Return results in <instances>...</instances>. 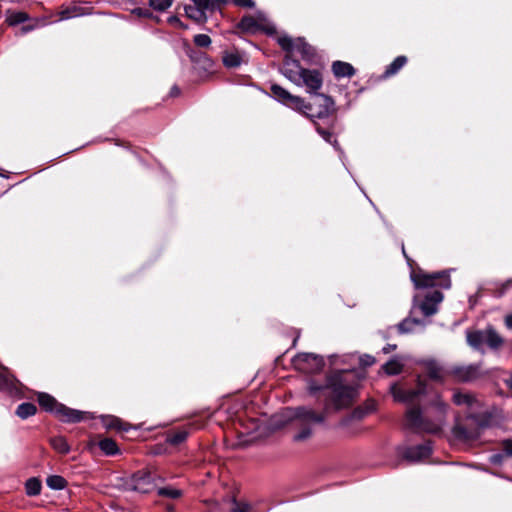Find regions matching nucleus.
Listing matches in <instances>:
<instances>
[{
	"label": "nucleus",
	"instance_id": "c85d7f7f",
	"mask_svg": "<svg viewBox=\"0 0 512 512\" xmlns=\"http://www.w3.org/2000/svg\"><path fill=\"white\" fill-rule=\"evenodd\" d=\"M99 447L107 455H114L118 453V447L116 442L110 438L102 439L99 442Z\"/></svg>",
	"mask_w": 512,
	"mask_h": 512
},
{
	"label": "nucleus",
	"instance_id": "20e7f679",
	"mask_svg": "<svg viewBox=\"0 0 512 512\" xmlns=\"http://www.w3.org/2000/svg\"><path fill=\"white\" fill-rule=\"evenodd\" d=\"M38 402L43 409L53 412L64 422L75 423L82 420V413L80 411L66 407L49 394L39 393Z\"/></svg>",
	"mask_w": 512,
	"mask_h": 512
},
{
	"label": "nucleus",
	"instance_id": "2f4dec72",
	"mask_svg": "<svg viewBox=\"0 0 512 512\" xmlns=\"http://www.w3.org/2000/svg\"><path fill=\"white\" fill-rule=\"evenodd\" d=\"M28 15L25 12L17 11V12H10L7 16V22L9 25H17L20 23H23L28 20Z\"/></svg>",
	"mask_w": 512,
	"mask_h": 512
},
{
	"label": "nucleus",
	"instance_id": "e433bc0d",
	"mask_svg": "<svg viewBox=\"0 0 512 512\" xmlns=\"http://www.w3.org/2000/svg\"><path fill=\"white\" fill-rule=\"evenodd\" d=\"M385 372L389 375H395L401 372L402 364L398 360H391L383 366Z\"/></svg>",
	"mask_w": 512,
	"mask_h": 512
},
{
	"label": "nucleus",
	"instance_id": "f257e3e1",
	"mask_svg": "<svg viewBox=\"0 0 512 512\" xmlns=\"http://www.w3.org/2000/svg\"><path fill=\"white\" fill-rule=\"evenodd\" d=\"M358 379L351 370H337L327 375L324 386L309 384L311 393L322 392L325 400L322 412L312 408L299 407L289 417H293L297 431L293 436L295 442H305L313 435L312 424L322 423L333 412L349 407L357 395Z\"/></svg>",
	"mask_w": 512,
	"mask_h": 512
},
{
	"label": "nucleus",
	"instance_id": "f704fd0d",
	"mask_svg": "<svg viewBox=\"0 0 512 512\" xmlns=\"http://www.w3.org/2000/svg\"><path fill=\"white\" fill-rule=\"evenodd\" d=\"M173 2L174 0H149V5L154 10L163 12L169 9Z\"/></svg>",
	"mask_w": 512,
	"mask_h": 512
},
{
	"label": "nucleus",
	"instance_id": "f8f14e48",
	"mask_svg": "<svg viewBox=\"0 0 512 512\" xmlns=\"http://www.w3.org/2000/svg\"><path fill=\"white\" fill-rule=\"evenodd\" d=\"M443 294L438 291H432L424 296L421 294H416L414 296V302L417 304L421 310V312L425 316H431L437 312V305L442 302Z\"/></svg>",
	"mask_w": 512,
	"mask_h": 512
},
{
	"label": "nucleus",
	"instance_id": "7ed1b4c3",
	"mask_svg": "<svg viewBox=\"0 0 512 512\" xmlns=\"http://www.w3.org/2000/svg\"><path fill=\"white\" fill-rule=\"evenodd\" d=\"M282 74L297 86H305L306 91L311 94H316L322 87L323 78L318 70L305 69L300 64L286 57L282 67Z\"/></svg>",
	"mask_w": 512,
	"mask_h": 512
},
{
	"label": "nucleus",
	"instance_id": "c03bdc74",
	"mask_svg": "<svg viewBox=\"0 0 512 512\" xmlns=\"http://www.w3.org/2000/svg\"><path fill=\"white\" fill-rule=\"evenodd\" d=\"M362 366H370L374 363V358L370 355H365L359 358Z\"/></svg>",
	"mask_w": 512,
	"mask_h": 512
},
{
	"label": "nucleus",
	"instance_id": "f3484780",
	"mask_svg": "<svg viewBox=\"0 0 512 512\" xmlns=\"http://www.w3.org/2000/svg\"><path fill=\"white\" fill-rule=\"evenodd\" d=\"M431 453L430 443L417 445L414 447L406 448L402 455L405 459L410 461H420L427 458Z\"/></svg>",
	"mask_w": 512,
	"mask_h": 512
},
{
	"label": "nucleus",
	"instance_id": "a878e982",
	"mask_svg": "<svg viewBox=\"0 0 512 512\" xmlns=\"http://www.w3.org/2000/svg\"><path fill=\"white\" fill-rule=\"evenodd\" d=\"M37 411V408L32 403H22L18 406L16 410L17 416L22 419H26L30 416H33Z\"/></svg>",
	"mask_w": 512,
	"mask_h": 512
},
{
	"label": "nucleus",
	"instance_id": "aec40b11",
	"mask_svg": "<svg viewBox=\"0 0 512 512\" xmlns=\"http://www.w3.org/2000/svg\"><path fill=\"white\" fill-rule=\"evenodd\" d=\"M427 374L431 379L441 381L446 375H449L448 369H444L438 363L431 361L427 364Z\"/></svg>",
	"mask_w": 512,
	"mask_h": 512
},
{
	"label": "nucleus",
	"instance_id": "bb28decb",
	"mask_svg": "<svg viewBox=\"0 0 512 512\" xmlns=\"http://www.w3.org/2000/svg\"><path fill=\"white\" fill-rule=\"evenodd\" d=\"M52 447L61 454H67L70 451V446L66 439L62 436H57L50 441Z\"/></svg>",
	"mask_w": 512,
	"mask_h": 512
},
{
	"label": "nucleus",
	"instance_id": "5fc2aeb1",
	"mask_svg": "<svg viewBox=\"0 0 512 512\" xmlns=\"http://www.w3.org/2000/svg\"><path fill=\"white\" fill-rule=\"evenodd\" d=\"M172 93H178V89L177 88H173L172 89Z\"/></svg>",
	"mask_w": 512,
	"mask_h": 512
},
{
	"label": "nucleus",
	"instance_id": "72a5a7b5",
	"mask_svg": "<svg viewBox=\"0 0 512 512\" xmlns=\"http://www.w3.org/2000/svg\"><path fill=\"white\" fill-rule=\"evenodd\" d=\"M420 324L421 322L417 319H405L398 325V329L401 333H409L414 331L415 327Z\"/></svg>",
	"mask_w": 512,
	"mask_h": 512
},
{
	"label": "nucleus",
	"instance_id": "49530a36",
	"mask_svg": "<svg viewBox=\"0 0 512 512\" xmlns=\"http://www.w3.org/2000/svg\"><path fill=\"white\" fill-rule=\"evenodd\" d=\"M37 26H38L37 24H35V25H25V26L21 27L20 32H21V34H26V33L30 32V31H32L33 29H35Z\"/></svg>",
	"mask_w": 512,
	"mask_h": 512
},
{
	"label": "nucleus",
	"instance_id": "39448f33",
	"mask_svg": "<svg viewBox=\"0 0 512 512\" xmlns=\"http://www.w3.org/2000/svg\"><path fill=\"white\" fill-rule=\"evenodd\" d=\"M411 280L417 289L425 288H450L451 280L447 271L426 273L423 270L412 271Z\"/></svg>",
	"mask_w": 512,
	"mask_h": 512
},
{
	"label": "nucleus",
	"instance_id": "9d476101",
	"mask_svg": "<svg viewBox=\"0 0 512 512\" xmlns=\"http://www.w3.org/2000/svg\"><path fill=\"white\" fill-rule=\"evenodd\" d=\"M307 104L311 105L312 108L306 109V113L302 114L311 120H314L315 118L321 119L329 116L333 111L334 106L333 100L324 94H317L314 102Z\"/></svg>",
	"mask_w": 512,
	"mask_h": 512
},
{
	"label": "nucleus",
	"instance_id": "f03ea898",
	"mask_svg": "<svg viewBox=\"0 0 512 512\" xmlns=\"http://www.w3.org/2000/svg\"><path fill=\"white\" fill-rule=\"evenodd\" d=\"M447 405L439 398L434 403V419L424 418L418 407L411 406L406 413L407 427L417 431L438 434L446 424Z\"/></svg>",
	"mask_w": 512,
	"mask_h": 512
},
{
	"label": "nucleus",
	"instance_id": "423d86ee",
	"mask_svg": "<svg viewBox=\"0 0 512 512\" xmlns=\"http://www.w3.org/2000/svg\"><path fill=\"white\" fill-rule=\"evenodd\" d=\"M467 342L474 349L480 350L484 345L498 349L503 344L502 337L493 329L478 330L467 333Z\"/></svg>",
	"mask_w": 512,
	"mask_h": 512
},
{
	"label": "nucleus",
	"instance_id": "864d4df0",
	"mask_svg": "<svg viewBox=\"0 0 512 512\" xmlns=\"http://www.w3.org/2000/svg\"><path fill=\"white\" fill-rule=\"evenodd\" d=\"M394 348H395V346L389 345L388 347L383 348V351H384V353H389Z\"/></svg>",
	"mask_w": 512,
	"mask_h": 512
},
{
	"label": "nucleus",
	"instance_id": "79ce46f5",
	"mask_svg": "<svg viewBox=\"0 0 512 512\" xmlns=\"http://www.w3.org/2000/svg\"><path fill=\"white\" fill-rule=\"evenodd\" d=\"M235 5L240 7H246V8H252L254 7V1L253 0H233Z\"/></svg>",
	"mask_w": 512,
	"mask_h": 512
},
{
	"label": "nucleus",
	"instance_id": "a18cd8bd",
	"mask_svg": "<svg viewBox=\"0 0 512 512\" xmlns=\"http://www.w3.org/2000/svg\"><path fill=\"white\" fill-rule=\"evenodd\" d=\"M168 22L174 26L180 27V28H186L184 24L181 22V20L177 16H170L168 18Z\"/></svg>",
	"mask_w": 512,
	"mask_h": 512
},
{
	"label": "nucleus",
	"instance_id": "0eeeda50",
	"mask_svg": "<svg viewBox=\"0 0 512 512\" xmlns=\"http://www.w3.org/2000/svg\"><path fill=\"white\" fill-rule=\"evenodd\" d=\"M482 429L483 426L476 423L473 418H467L464 424L457 418L452 429V436L455 441L471 443L480 437Z\"/></svg>",
	"mask_w": 512,
	"mask_h": 512
},
{
	"label": "nucleus",
	"instance_id": "ea45409f",
	"mask_svg": "<svg viewBox=\"0 0 512 512\" xmlns=\"http://www.w3.org/2000/svg\"><path fill=\"white\" fill-rule=\"evenodd\" d=\"M132 14L139 18H150L153 16L152 12L147 8H135L132 10Z\"/></svg>",
	"mask_w": 512,
	"mask_h": 512
},
{
	"label": "nucleus",
	"instance_id": "1a4fd4ad",
	"mask_svg": "<svg viewBox=\"0 0 512 512\" xmlns=\"http://www.w3.org/2000/svg\"><path fill=\"white\" fill-rule=\"evenodd\" d=\"M294 367L306 374H313L320 372L324 367V360L322 357L312 353H299L293 358Z\"/></svg>",
	"mask_w": 512,
	"mask_h": 512
},
{
	"label": "nucleus",
	"instance_id": "de8ad7c7",
	"mask_svg": "<svg viewBox=\"0 0 512 512\" xmlns=\"http://www.w3.org/2000/svg\"><path fill=\"white\" fill-rule=\"evenodd\" d=\"M505 324L508 328L512 329V314L506 316Z\"/></svg>",
	"mask_w": 512,
	"mask_h": 512
},
{
	"label": "nucleus",
	"instance_id": "a211bd4d",
	"mask_svg": "<svg viewBox=\"0 0 512 512\" xmlns=\"http://www.w3.org/2000/svg\"><path fill=\"white\" fill-rule=\"evenodd\" d=\"M18 390V381L7 368L0 366V391L14 393Z\"/></svg>",
	"mask_w": 512,
	"mask_h": 512
},
{
	"label": "nucleus",
	"instance_id": "393cba45",
	"mask_svg": "<svg viewBox=\"0 0 512 512\" xmlns=\"http://www.w3.org/2000/svg\"><path fill=\"white\" fill-rule=\"evenodd\" d=\"M453 401L457 405H466L472 407L476 402L475 398L468 393L455 392L453 395Z\"/></svg>",
	"mask_w": 512,
	"mask_h": 512
},
{
	"label": "nucleus",
	"instance_id": "37998d69",
	"mask_svg": "<svg viewBox=\"0 0 512 512\" xmlns=\"http://www.w3.org/2000/svg\"><path fill=\"white\" fill-rule=\"evenodd\" d=\"M502 450L508 456H512V440H505L502 442Z\"/></svg>",
	"mask_w": 512,
	"mask_h": 512
},
{
	"label": "nucleus",
	"instance_id": "603ef678",
	"mask_svg": "<svg viewBox=\"0 0 512 512\" xmlns=\"http://www.w3.org/2000/svg\"><path fill=\"white\" fill-rule=\"evenodd\" d=\"M349 419H344L339 423V427H345L348 425Z\"/></svg>",
	"mask_w": 512,
	"mask_h": 512
},
{
	"label": "nucleus",
	"instance_id": "9b49d317",
	"mask_svg": "<svg viewBox=\"0 0 512 512\" xmlns=\"http://www.w3.org/2000/svg\"><path fill=\"white\" fill-rule=\"evenodd\" d=\"M238 28H240L243 32L246 33H256L262 30L267 32L273 31L272 27H270L267 18L262 13H257L254 16H244L239 22Z\"/></svg>",
	"mask_w": 512,
	"mask_h": 512
},
{
	"label": "nucleus",
	"instance_id": "6e6d98bb",
	"mask_svg": "<svg viewBox=\"0 0 512 512\" xmlns=\"http://www.w3.org/2000/svg\"><path fill=\"white\" fill-rule=\"evenodd\" d=\"M402 253L404 254V256L406 257V253H405V249L404 247L402 248Z\"/></svg>",
	"mask_w": 512,
	"mask_h": 512
},
{
	"label": "nucleus",
	"instance_id": "473e14b6",
	"mask_svg": "<svg viewBox=\"0 0 512 512\" xmlns=\"http://www.w3.org/2000/svg\"><path fill=\"white\" fill-rule=\"evenodd\" d=\"M231 512H249L251 505L246 502H238L234 497L228 500Z\"/></svg>",
	"mask_w": 512,
	"mask_h": 512
},
{
	"label": "nucleus",
	"instance_id": "58836bf2",
	"mask_svg": "<svg viewBox=\"0 0 512 512\" xmlns=\"http://www.w3.org/2000/svg\"><path fill=\"white\" fill-rule=\"evenodd\" d=\"M194 43L199 47H208L211 44V39L206 34H197L194 36Z\"/></svg>",
	"mask_w": 512,
	"mask_h": 512
},
{
	"label": "nucleus",
	"instance_id": "cd10ccee",
	"mask_svg": "<svg viewBox=\"0 0 512 512\" xmlns=\"http://www.w3.org/2000/svg\"><path fill=\"white\" fill-rule=\"evenodd\" d=\"M188 437V431L185 429L171 432L167 436V441L172 445H179L184 442Z\"/></svg>",
	"mask_w": 512,
	"mask_h": 512
},
{
	"label": "nucleus",
	"instance_id": "6e6552de",
	"mask_svg": "<svg viewBox=\"0 0 512 512\" xmlns=\"http://www.w3.org/2000/svg\"><path fill=\"white\" fill-rule=\"evenodd\" d=\"M271 92L277 101L299 113H306V109L312 108V106L308 105L303 98L292 95L280 85L273 84L271 86Z\"/></svg>",
	"mask_w": 512,
	"mask_h": 512
},
{
	"label": "nucleus",
	"instance_id": "8fccbe9b",
	"mask_svg": "<svg viewBox=\"0 0 512 512\" xmlns=\"http://www.w3.org/2000/svg\"><path fill=\"white\" fill-rule=\"evenodd\" d=\"M504 382L507 387L512 390V374L507 379H505Z\"/></svg>",
	"mask_w": 512,
	"mask_h": 512
},
{
	"label": "nucleus",
	"instance_id": "7c9ffc66",
	"mask_svg": "<svg viewBox=\"0 0 512 512\" xmlns=\"http://www.w3.org/2000/svg\"><path fill=\"white\" fill-rule=\"evenodd\" d=\"M26 493L29 496H36L41 491V482L37 478H30L26 481Z\"/></svg>",
	"mask_w": 512,
	"mask_h": 512
},
{
	"label": "nucleus",
	"instance_id": "dca6fc26",
	"mask_svg": "<svg viewBox=\"0 0 512 512\" xmlns=\"http://www.w3.org/2000/svg\"><path fill=\"white\" fill-rule=\"evenodd\" d=\"M279 45L286 51L292 52L294 50L299 51L304 58L309 57L312 54V48L305 43L302 39L292 40L290 37L284 36L278 38Z\"/></svg>",
	"mask_w": 512,
	"mask_h": 512
},
{
	"label": "nucleus",
	"instance_id": "2eb2a0df",
	"mask_svg": "<svg viewBox=\"0 0 512 512\" xmlns=\"http://www.w3.org/2000/svg\"><path fill=\"white\" fill-rule=\"evenodd\" d=\"M455 379L467 382L478 378L481 375L480 366L478 364H470L465 366H452L448 371Z\"/></svg>",
	"mask_w": 512,
	"mask_h": 512
},
{
	"label": "nucleus",
	"instance_id": "c756f323",
	"mask_svg": "<svg viewBox=\"0 0 512 512\" xmlns=\"http://www.w3.org/2000/svg\"><path fill=\"white\" fill-rule=\"evenodd\" d=\"M47 486L54 490H62L66 487L67 481L59 475L49 476L46 480Z\"/></svg>",
	"mask_w": 512,
	"mask_h": 512
},
{
	"label": "nucleus",
	"instance_id": "09e8293b",
	"mask_svg": "<svg viewBox=\"0 0 512 512\" xmlns=\"http://www.w3.org/2000/svg\"><path fill=\"white\" fill-rule=\"evenodd\" d=\"M353 418L361 419L363 417V413L360 410H355L352 414Z\"/></svg>",
	"mask_w": 512,
	"mask_h": 512
},
{
	"label": "nucleus",
	"instance_id": "a19ab883",
	"mask_svg": "<svg viewBox=\"0 0 512 512\" xmlns=\"http://www.w3.org/2000/svg\"><path fill=\"white\" fill-rule=\"evenodd\" d=\"M316 130L325 141L332 143V141H331L332 134L329 131L322 129L320 126H316Z\"/></svg>",
	"mask_w": 512,
	"mask_h": 512
},
{
	"label": "nucleus",
	"instance_id": "4468645a",
	"mask_svg": "<svg viewBox=\"0 0 512 512\" xmlns=\"http://www.w3.org/2000/svg\"><path fill=\"white\" fill-rule=\"evenodd\" d=\"M394 400L413 405L419 398L420 394L425 392L424 387L419 384L417 389H404L398 384H393L390 388Z\"/></svg>",
	"mask_w": 512,
	"mask_h": 512
},
{
	"label": "nucleus",
	"instance_id": "3c124183",
	"mask_svg": "<svg viewBox=\"0 0 512 512\" xmlns=\"http://www.w3.org/2000/svg\"><path fill=\"white\" fill-rule=\"evenodd\" d=\"M501 458H502V456H501L500 454H495V455H493V456L491 457V460H492V462H494V463H498V462H500Z\"/></svg>",
	"mask_w": 512,
	"mask_h": 512
},
{
	"label": "nucleus",
	"instance_id": "6ab92c4d",
	"mask_svg": "<svg viewBox=\"0 0 512 512\" xmlns=\"http://www.w3.org/2000/svg\"><path fill=\"white\" fill-rule=\"evenodd\" d=\"M332 71L338 78L351 77L355 73V70L351 64L342 61H335L332 65Z\"/></svg>",
	"mask_w": 512,
	"mask_h": 512
},
{
	"label": "nucleus",
	"instance_id": "4be33fe9",
	"mask_svg": "<svg viewBox=\"0 0 512 512\" xmlns=\"http://www.w3.org/2000/svg\"><path fill=\"white\" fill-rule=\"evenodd\" d=\"M194 5L200 8L206 14L208 12H213L216 9L220 8L221 4L224 0H191Z\"/></svg>",
	"mask_w": 512,
	"mask_h": 512
},
{
	"label": "nucleus",
	"instance_id": "ddd939ff",
	"mask_svg": "<svg viewBox=\"0 0 512 512\" xmlns=\"http://www.w3.org/2000/svg\"><path fill=\"white\" fill-rule=\"evenodd\" d=\"M129 487L140 493H149L156 488L155 476L149 471H138L132 476Z\"/></svg>",
	"mask_w": 512,
	"mask_h": 512
},
{
	"label": "nucleus",
	"instance_id": "4c0bfd02",
	"mask_svg": "<svg viewBox=\"0 0 512 512\" xmlns=\"http://www.w3.org/2000/svg\"><path fill=\"white\" fill-rule=\"evenodd\" d=\"M158 494L163 497L175 499L181 496V491L172 487H165L160 488Z\"/></svg>",
	"mask_w": 512,
	"mask_h": 512
},
{
	"label": "nucleus",
	"instance_id": "412c9836",
	"mask_svg": "<svg viewBox=\"0 0 512 512\" xmlns=\"http://www.w3.org/2000/svg\"><path fill=\"white\" fill-rule=\"evenodd\" d=\"M185 13L188 18L197 23H204L207 20V14L194 4L185 6Z\"/></svg>",
	"mask_w": 512,
	"mask_h": 512
},
{
	"label": "nucleus",
	"instance_id": "5701e85b",
	"mask_svg": "<svg viewBox=\"0 0 512 512\" xmlns=\"http://www.w3.org/2000/svg\"><path fill=\"white\" fill-rule=\"evenodd\" d=\"M223 63L228 68H235L242 63L241 55L237 51L225 52L223 55Z\"/></svg>",
	"mask_w": 512,
	"mask_h": 512
},
{
	"label": "nucleus",
	"instance_id": "b1692460",
	"mask_svg": "<svg viewBox=\"0 0 512 512\" xmlns=\"http://www.w3.org/2000/svg\"><path fill=\"white\" fill-rule=\"evenodd\" d=\"M407 62L405 56H398L385 70L386 77L396 74Z\"/></svg>",
	"mask_w": 512,
	"mask_h": 512
},
{
	"label": "nucleus",
	"instance_id": "c9c22d12",
	"mask_svg": "<svg viewBox=\"0 0 512 512\" xmlns=\"http://www.w3.org/2000/svg\"><path fill=\"white\" fill-rule=\"evenodd\" d=\"M102 422L108 429H124L121 420L114 416H105L102 418Z\"/></svg>",
	"mask_w": 512,
	"mask_h": 512
}]
</instances>
